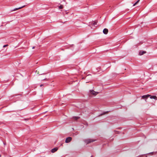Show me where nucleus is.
Here are the masks:
<instances>
[{
    "instance_id": "9",
    "label": "nucleus",
    "mask_w": 157,
    "mask_h": 157,
    "mask_svg": "<svg viewBox=\"0 0 157 157\" xmlns=\"http://www.w3.org/2000/svg\"><path fill=\"white\" fill-rule=\"evenodd\" d=\"M150 97L151 99H155L156 98V97L155 96H151L150 95V96L149 97Z\"/></svg>"
},
{
    "instance_id": "11",
    "label": "nucleus",
    "mask_w": 157,
    "mask_h": 157,
    "mask_svg": "<svg viewBox=\"0 0 157 157\" xmlns=\"http://www.w3.org/2000/svg\"><path fill=\"white\" fill-rule=\"evenodd\" d=\"M140 0H138L136 2H135V4H134L133 5V6H134L135 5H136L137 3L139 2L140 1Z\"/></svg>"
},
{
    "instance_id": "12",
    "label": "nucleus",
    "mask_w": 157,
    "mask_h": 157,
    "mask_svg": "<svg viewBox=\"0 0 157 157\" xmlns=\"http://www.w3.org/2000/svg\"><path fill=\"white\" fill-rule=\"evenodd\" d=\"M63 7V6L62 5H60V6H59V9H62Z\"/></svg>"
},
{
    "instance_id": "10",
    "label": "nucleus",
    "mask_w": 157,
    "mask_h": 157,
    "mask_svg": "<svg viewBox=\"0 0 157 157\" xmlns=\"http://www.w3.org/2000/svg\"><path fill=\"white\" fill-rule=\"evenodd\" d=\"M73 118L74 120H77L79 119L80 118V117H74Z\"/></svg>"
},
{
    "instance_id": "2",
    "label": "nucleus",
    "mask_w": 157,
    "mask_h": 157,
    "mask_svg": "<svg viewBox=\"0 0 157 157\" xmlns=\"http://www.w3.org/2000/svg\"><path fill=\"white\" fill-rule=\"evenodd\" d=\"M90 93L91 94H93L94 96L96 95L98 93V92L95 91L94 90H90Z\"/></svg>"
},
{
    "instance_id": "3",
    "label": "nucleus",
    "mask_w": 157,
    "mask_h": 157,
    "mask_svg": "<svg viewBox=\"0 0 157 157\" xmlns=\"http://www.w3.org/2000/svg\"><path fill=\"white\" fill-rule=\"evenodd\" d=\"M72 139V138L70 137L67 138L66 139L65 142L66 143H69L71 140Z\"/></svg>"
},
{
    "instance_id": "15",
    "label": "nucleus",
    "mask_w": 157,
    "mask_h": 157,
    "mask_svg": "<svg viewBox=\"0 0 157 157\" xmlns=\"http://www.w3.org/2000/svg\"><path fill=\"white\" fill-rule=\"evenodd\" d=\"M43 84H41L40 85V86H43Z\"/></svg>"
},
{
    "instance_id": "14",
    "label": "nucleus",
    "mask_w": 157,
    "mask_h": 157,
    "mask_svg": "<svg viewBox=\"0 0 157 157\" xmlns=\"http://www.w3.org/2000/svg\"><path fill=\"white\" fill-rule=\"evenodd\" d=\"M34 48H35V47H34V46H33V47H32V49H34Z\"/></svg>"
},
{
    "instance_id": "16",
    "label": "nucleus",
    "mask_w": 157,
    "mask_h": 157,
    "mask_svg": "<svg viewBox=\"0 0 157 157\" xmlns=\"http://www.w3.org/2000/svg\"><path fill=\"white\" fill-rule=\"evenodd\" d=\"M94 25H96V23H95V22H94Z\"/></svg>"
},
{
    "instance_id": "6",
    "label": "nucleus",
    "mask_w": 157,
    "mask_h": 157,
    "mask_svg": "<svg viewBox=\"0 0 157 157\" xmlns=\"http://www.w3.org/2000/svg\"><path fill=\"white\" fill-rule=\"evenodd\" d=\"M25 6H22L21 7H19L18 8H15L13 10H12V11H16V10H18L20 9H21L22 8L24 7Z\"/></svg>"
},
{
    "instance_id": "1",
    "label": "nucleus",
    "mask_w": 157,
    "mask_h": 157,
    "mask_svg": "<svg viewBox=\"0 0 157 157\" xmlns=\"http://www.w3.org/2000/svg\"><path fill=\"white\" fill-rule=\"evenodd\" d=\"M96 140H93L92 139H86L84 140L85 142L86 143V144H89L90 143L92 142H94Z\"/></svg>"
},
{
    "instance_id": "8",
    "label": "nucleus",
    "mask_w": 157,
    "mask_h": 157,
    "mask_svg": "<svg viewBox=\"0 0 157 157\" xmlns=\"http://www.w3.org/2000/svg\"><path fill=\"white\" fill-rule=\"evenodd\" d=\"M145 53H146V52L145 51H140L139 52V54L141 56Z\"/></svg>"
},
{
    "instance_id": "5",
    "label": "nucleus",
    "mask_w": 157,
    "mask_h": 157,
    "mask_svg": "<svg viewBox=\"0 0 157 157\" xmlns=\"http://www.w3.org/2000/svg\"><path fill=\"white\" fill-rule=\"evenodd\" d=\"M108 30L107 29H106V28L104 29H103V33L104 34H107L108 33Z\"/></svg>"
},
{
    "instance_id": "7",
    "label": "nucleus",
    "mask_w": 157,
    "mask_h": 157,
    "mask_svg": "<svg viewBox=\"0 0 157 157\" xmlns=\"http://www.w3.org/2000/svg\"><path fill=\"white\" fill-rule=\"evenodd\" d=\"M58 150V148L57 147H55L54 148H53V149H52L51 152L52 153H54L56 151Z\"/></svg>"
},
{
    "instance_id": "17",
    "label": "nucleus",
    "mask_w": 157,
    "mask_h": 157,
    "mask_svg": "<svg viewBox=\"0 0 157 157\" xmlns=\"http://www.w3.org/2000/svg\"><path fill=\"white\" fill-rule=\"evenodd\" d=\"M90 157H93V156H91Z\"/></svg>"
},
{
    "instance_id": "13",
    "label": "nucleus",
    "mask_w": 157,
    "mask_h": 157,
    "mask_svg": "<svg viewBox=\"0 0 157 157\" xmlns=\"http://www.w3.org/2000/svg\"><path fill=\"white\" fill-rule=\"evenodd\" d=\"M8 46V44L5 45L3 46V47L4 48V47H6V46Z\"/></svg>"
},
{
    "instance_id": "4",
    "label": "nucleus",
    "mask_w": 157,
    "mask_h": 157,
    "mask_svg": "<svg viewBox=\"0 0 157 157\" xmlns=\"http://www.w3.org/2000/svg\"><path fill=\"white\" fill-rule=\"evenodd\" d=\"M150 96V94L144 95L142 96V98L143 99H144L145 100H146Z\"/></svg>"
}]
</instances>
